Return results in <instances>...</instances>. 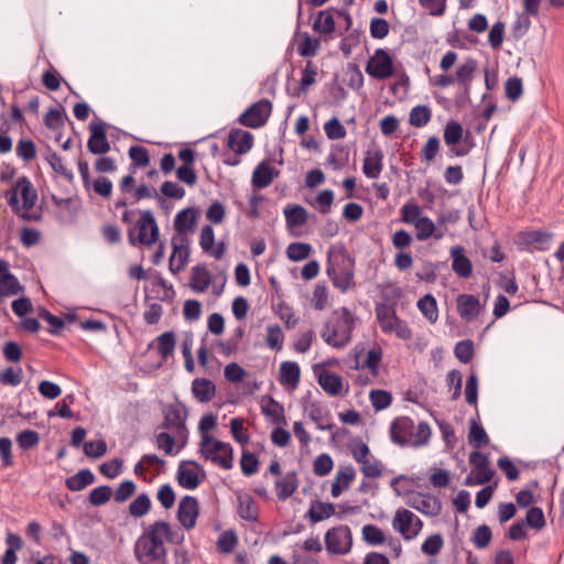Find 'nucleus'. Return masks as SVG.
<instances>
[{
	"mask_svg": "<svg viewBox=\"0 0 564 564\" xmlns=\"http://www.w3.org/2000/svg\"><path fill=\"white\" fill-rule=\"evenodd\" d=\"M278 175L279 171L263 161L256 166L252 173V186L259 189L265 188L272 184Z\"/></svg>",
	"mask_w": 564,
	"mask_h": 564,
	"instance_id": "24",
	"label": "nucleus"
},
{
	"mask_svg": "<svg viewBox=\"0 0 564 564\" xmlns=\"http://www.w3.org/2000/svg\"><path fill=\"white\" fill-rule=\"evenodd\" d=\"M199 453L206 460H210L224 469L232 467V447L214 436H204L200 440Z\"/></svg>",
	"mask_w": 564,
	"mask_h": 564,
	"instance_id": "4",
	"label": "nucleus"
},
{
	"mask_svg": "<svg viewBox=\"0 0 564 564\" xmlns=\"http://www.w3.org/2000/svg\"><path fill=\"white\" fill-rule=\"evenodd\" d=\"M390 435L391 440L398 445L419 447L427 444L431 437V429L426 422H420L415 425L410 417L400 416L392 422Z\"/></svg>",
	"mask_w": 564,
	"mask_h": 564,
	"instance_id": "1",
	"label": "nucleus"
},
{
	"mask_svg": "<svg viewBox=\"0 0 564 564\" xmlns=\"http://www.w3.org/2000/svg\"><path fill=\"white\" fill-rule=\"evenodd\" d=\"M227 145L235 153L245 154L251 150L253 145V137L248 131L235 129L228 134Z\"/></svg>",
	"mask_w": 564,
	"mask_h": 564,
	"instance_id": "20",
	"label": "nucleus"
},
{
	"mask_svg": "<svg viewBox=\"0 0 564 564\" xmlns=\"http://www.w3.org/2000/svg\"><path fill=\"white\" fill-rule=\"evenodd\" d=\"M326 135L330 140L343 139L346 135V129L337 118H332L324 124Z\"/></svg>",
	"mask_w": 564,
	"mask_h": 564,
	"instance_id": "60",
	"label": "nucleus"
},
{
	"mask_svg": "<svg viewBox=\"0 0 564 564\" xmlns=\"http://www.w3.org/2000/svg\"><path fill=\"white\" fill-rule=\"evenodd\" d=\"M383 153L379 149H369L365 153L362 172L368 178H378L383 164Z\"/></svg>",
	"mask_w": 564,
	"mask_h": 564,
	"instance_id": "23",
	"label": "nucleus"
},
{
	"mask_svg": "<svg viewBox=\"0 0 564 564\" xmlns=\"http://www.w3.org/2000/svg\"><path fill=\"white\" fill-rule=\"evenodd\" d=\"M175 336L172 332H165L158 337V349L163 359H167L174 351Z\"/></svg>",
	"mask_w": 564,
	"mask_h": 564,
	"instance_id": "47",
	"label": "nucleus"
},
{
	"mask_svg": "<svg viewBox=\"0 0 564 564\" xmlns=\"http://www.w3.org/2000/svg\"><path fill=\"white\" fill-rule=\"evenodd\" d=\"M199 246L205 252L209 253L215 259H220L226 250V245L224 242L215 245L214 229L209 225L202 228Z\"/></svg>",
	"mask_w": 564,
	"mask_h": 564,
	"instance_id": "21",
	"label": "nucleus"
},
{
	"mask_svg": "<svg viewBox=\"0 0 564 564\" xmlns=\"http://www.w3.org/2000/svg\"><path fill=\"white\" fill-rule=\"evenodd\" d=\"M463 137V127L457 121H449L444 129V140L447 145H456Z\"/></svg>",
	"mask_w": 564,
	"mask_h": 564,
	"instance_id": "50",
	"label": "nucleus"
},
{
	"mask_svg": "<svg viewBox=\"0 0 564 564\" xmlns=\"http://www.w3.org/2000/svg\"><path fill=\"white\" fill-rule=\"evenodd\" d=\"M199 513L198 501L196 498L185 496L181 499L177 509V519L183 528L192 530L196 524Z\"/></svg>",
	"mask_w": 564,
	"mask_h": 564,
	"instance_id": "13",
	"label": "nucleus"
},
{
	"mask_svg": "<svg viewBox=\"0 0 564 564\" xmlns=\"http://www.w3.org/2000/svg\"><path fill=\"white\" fill-rule=\"evenodd\" d=\"M283 339V333L279 325H269L267 327L265 343L271 349L280 350Z\"/></svg>",
	"mask_w": 564,
	"mask_h": 564,
	"instance_id": "51",
	"label": "nucleus"
},
{
	"mask_svg": "<svg viewBox=\"0 0 564 564\" xmlns=\"http://www.w3.org/2000/svg\"><path fill=\"white\" fill-rule=\"evenodd\" d=\"M333 467L334 460L328 454H321L313 462V471L319 477L328 475Z\"/></svg>",
	"mask_w": 564,
	"mask_h": 564,
	"instance_id": "49",
	"label": "nucleus"
},
{
	"mask_svg": "<svg viewBox=\"0 0 564 564\" xmlns=\"http://www.w3.org/2000/svg\"><path fill=\"white\" fill-rule=\"evenodd\" d=\"M457 310L459 315L467 322L476 318L481 310L477 297L469 294H462L457 297Z\"/></svg>",
	"mask_w": 564,
	"mask_h": 564,
	"instance_id": "25",
	"label": "nucleus"
},
{
	"mask_svg": "<svg viewBox=\"0 0 564 564\" xmlns=\"http://www.w3.org/2000/svg\"><path fill=\"white\" fill-rule=\"evenodd\" d=\"M413 226L416 229V239L420 241L431 238L435 232V224L425 216H422Z\"/></svg>",
	"mask_w": 564,
	"mask_h": 564,
	"instance_id": "46",
	"label": "nucleus"
},
{
	"mask_svg": "<svg viewBox=\"0 0 564 564\" xmlns=\"http://www.w3.org/2000/svg\"><path fill=\"white\" fill-rule=\"evenodd\" d=\"M272 105L269 100L262 99L245 110L239 121L242 126L257 129L262 127L269 119Z\"/></svg>",
	"mask_w": 564,
	"mask_h": 564,
	"instance_id": "10",
	"label": "nucleus"
},
{
	"mask_svg": "<svg viewBox=\"0 0 564 564\" xmlns=\"http://www.w3.org/2000/svg\"><path fill=\"white\" fill-rule=\"evenodd\" d=\"M319 40L305 35L297 46V52L301 56L308 57L315 56L319 48Z\"/></svg>",
	"mask_w": 564,
	"mask_h": 564,
	"instance_id": "58",
	"label": "nucleus"
},
{
	"mask_svg": "<svg viewBox=\"0 0 564 564\" xmlns=\"http://www.w3.org/2000/svg\"><path fill=\"white\" fill-rule=\"evenodd\" d=\"M376 319L384 334H394L400 339H410L412 330L408 324L398 317L394 304L378 303L375 308Z\"/></svg>",
	"mask_w": 564,
	"mask_h": 564,
	"instance_id": "3",
	"label": "nucleus"
},
{
	"mask_svg": "<svg viewBox=\"0 0 564 564\" xmlns=\"http://www.w3.org/2000/svg\"><path fill=\"white\" fill-rule=\"evenodd\" d=\"M469 423L468 442L476 448L475 451H479V448L489 443V437L481 424H479L475 419H471Z\"/></svg>",
	"mask_w": 564,
	"mask_h": 564,
	"instance_id": "37",
	"label": "nucleus"
},
{
	"mask_svg": "<svg viewBox=\"0 0 564 564\" xmlns=\"http://www.w3.org/2000/svg\"><path fill=\"white\" fill-rule=\"evenodd\" d=\"M22 381V369H13L12 367L0 371V383L4 386L17 387Z\"/></svg>",
	"mask_w": 564,
	"mask_h": 564,
	"instance_id": "62",
	"label": "nucleus"
},
{
	"mask_svg": "<svg viewBox=\"0 0 564 564\" xmlns=\"http://www.w3.org/2000/svg\"><path fill=\"white\" fill-rule=\"evenodd\" d=\"M406 503L426 516H437L442 510L440 499L431 495L414 494L408 499Z\"/></svg>",
	"mask_w": 564,
	"mask_h": 564,
	"instance_id": "15",
	"label": "nucleus"
},
{
	"mask_svg": "<svg viewBox=\"0 0 564 564\" xmlns=\"http://www.w3.org/2000/svg\"><path fill=\"white\" fill-rule=\"evenodd\" d=\"M195 225L196 215L193 209L186 208L176 214L174 227L178 234H186L192 231Z\"/></svg>",
	"mask_w": 564,
	"mask_h": 564,
	"instance_id": "34",
	"label": "nucleus"
},
{
	"mask_svg": "<svg viewBox=\"0 0 564 564\" xmlns=\"http://www.w3.org/2000/svg\"><path fill=\"white\" fill-rule=\"evenodd\" d=\"M417 307L431 323H435L437 321V304L436 300L431 294H426L422 299H420L417 302Z\"/></svg>",
	"mask_w": 564,
	"mask_h": 564,
	"instance_id": "40",
	"label": "nucleus"
},
{
	"mask_svg": "<svg viewBox=\"0 0 564 564\" xmlns=\"http://www.w3.org/2000/svg\"><path fill=\"white\" fill-rule=\"evenodd\" d=\"M172 247L173 251L170 258V270L172 272H180L184 269L189 257L187 238L185 236L174 237L172 239Z\"/></svg>",
	"mask_w": 564,
	"mask_h": 564,
	"instance_id": "16",
	"label": "nucleus"
},
{
	"mask_svg": "<svg viewBox=\"0 0 564 564\" xmlns=\"http://www.w3.org/2000/svg\"><path fill=\"white\" fill-rule=\"evenodd\" d=\"M354 317L347 308H343L325 324L322 337L328 345L343 348L350 341Z\"/></svg>",
	"mask_w": 564,
	"mask_h": 564,
	"instance_id": "2",
	"label": "nucleus"
},
{
	"mask_svg": "<svg viewBox=\"0 0 564 564\" xmlns=\"http://www.w3.org/2000/svg\"><path fill=\"white\" fill-rule=\"evenodd\" d=\"M525 522L533 529L541 530L545 527V518L541 508L532 507L528 510Z\"/></svg>",
	"mask_w": 564,
	"mask_h": 564,
	"instance_id": "64",
	"label": "nucleus"
},
{
	"mask_svg": "<svg viewBox=\"0 0 564 564\" xmlns=\"http://www.w3.org/2000/svg\"><path fill=\"white\" fill-rule=\"evenodd\" d=\"M423 523L412 511L408 509H398L392 520V528L399 532L403 539L412 540L422 530Z\"/></svg>",
	"mask_w": 564,
	"mask_h": 564,
	"instance_id": "6",
	"label": "nucleus"
},
{
	"mask_svg": "<svg viewBox=\"0 0 564 564\" xmlns=\"http://www.w3.org/2000/svg\"><path fill=\"white\" fill-rule=\"evenodd\" d=\"M318 383L322 389L329 395H339L344 388L343 378L328 370H322L318 373Z\"/></svg>",
	"mask_w": 564,
	"mask_h": 564,
	"instance_id": "29",
	"label": "nucleus"
},
{
	"mask_svg": "<svg viewBox=\"0 0 564 564\" xmlns=\"http://www.w3.org/2000/svg\"><path fill=\"white\" fill-rule=\"evenodd\" d=\"M14 189L18 194H20L22 198L23 210L29 212L35 205L37 199L36 192L33 188L31 182L25 176L21 177L18 180Z\"/></svg>",
	"mask_w": 564,
	"mask_h": 564,
	"instance_id": "30",
	"label": "nucleus"
},
{
	"mask_svg": "<svg viewBox=\"0 0 564 564\" xmlns=\"http://www.w3.org/2000/svg\"><path fill=\"white\" fill-rule=\"evenodd\" d=\"M356 477V470L352 466H339L335 479L332 484V496L339 497L344 491L348 490Z\"/></svg>",
	"mask_w": 564,
	"mask_h": 564,
	"instance_id": "22",
	"label": "nucleus"
},
{
	"mask_svg": "<svg viewBox=\"0 0 564 564\" xmlns=\"http://www.w3.org/2000/svg\"><path fill=\"white\" fill-rule=\"evenodd\" d=\"M335 513V507L329 502L314 501L308 510V518L316 523L328 519Z\"/></svg>",
	"mask_w": 564,
	"mask_h": 564,
	"instance_id": "36",
	"label": "nucleus"
},
{
	"mask_svg": "<svg viewBox=\"0 0 564 564\" xmlns=\"http://www.w3.org/2000/svg\"><path fill=\"white\" fill-rule=\"evenodd\" d=\"M366 73L379 80L391 77L394 73L392 57L383 48L376 50L366 65Z\"/></svg>",
	"mask_w": 564,
	"mask_h": 564,
	"instance_id": "9",
	"label": "nucleus"
},
{
	"mask_svg": "<svg viewBox=\"0 0 564 564\" xmlns=\"http://www.w3.org/2000/svg\"><path fill=\"white\" fill-rule=\"evenodd\" d=\"M142 535L161 545H164L165 540L177 542V540L174 539L170 524L164 521H155Z\"/></svg>",
	"mask_w": 564,
	"mask_h": 564,
	"instance_id": "28",
	"label": "nucleus"
},
{
	"mask_svg": "<svg viewBox=\"0 0 564 564\" xmlns=\"http://www.w3.org/2000/svg\"><path fill=\"white\" fill-rule=\"evenodd\" d=\"M338 258H341L344 260L345 256L344 254H334L332 251L328 252L327 273L332 278L333 283L336 288L340 289L341 291H346L347 289H349V286L351 284V281L354 278V272L351 269H346L341 272H338L333 263V261H334L333 259L337 260Z\"/></svg>",
	"mask_w": 564,
	"mask_h": 564,
	"instance_id": "18",
	"label": "nucleus"
},
{
	"mask_svg": "<svg viewBox=\"0 0 564 564\" xmlns=\"http://www.w3.org/2000/svg\"><path fill=\"white\" fill-rule=\"evenodd\" d=\"M192 392L199 402H208L214 398L216 388L209 379H195L192 382Z\"/></svg>",
	"mask_w": 564,
	"mask_h": 564,
	"instance_id": "32",
	"label": "nucleus"
},
{
	"mask_svg": "<svg viewBox=\"0 0 564 564\" xmlns=\"http://www.w3.org/2000/svg\"><path fill=\"white\" fill-rule=\"evenodd\" d=\"M492 534L491 530L488 525L482 524L479 525L473 534L471 541L474 545L478 549H485L490 544Z\"/></svg>",
	"mask_w": 564,
	"mask_h": 564,
	"instance_id": "56",
	"label": "nucleus"
},
{
	"mask_svg": "<svg viewBox=\"0 0 564 564\" xmlns=\"http://www.w3.org/2000/svg\"><path fill=\"white\" fill-rule=\"evenodd\" d=\"M431 120V110L427 106H416L410 112V123L414 127L421 128L429 123Z\"/></svg>",
	"mask_w": 564,
	"mask_h": 564,
	"instance_id": "48",
	"label": "nucleus"
},
{
	"mask_svg": "<svg viewBox=\"0 0 564 564\" xmlns=\"http://www.w3.org/2000/svg\"><path fill=\"white\" fill-rule=\"evenodd\" d=\"M112 496V489L109 486H99L89 494V502L93 506H102L109 501Z\"/></svg>",
	"mask_w": 564,
	"mask_h": 564,
	"instance_id": "59",
	"label": "nucleus"
},
{
	"mask_svg": "<svg viewBox=\"0 0 564 564\" xmlns=\"http://www.w3.org/2000/svg\"><path fill=\"white\" fill-rule=\"evenodd\" d=\"M262 412L275 424L286 423L283 406L272 398H270L269 401L262 405Z\"/></svg>",
	"mask_w": 564,
	"mask_h": 564,
	"instance_id": "41",
	"label": "nucleus"
},
{
	"mask_svg": "<svg viewBox=\"0 0 564 564\" xmlns=\"http://www.w3.org/2000/svg\"><path fill=\"white\" fill-rule=\"evenodd\" d=\"M164 421L163 427L170 430L178 435H184L186 433V419H187V410L186 408L178 403L169 405L163 411Z\"/></svg>",
	"mask_w": 564,
	"mask_h": 564,
	"instance_id": "11",
	"label": "nucleus"
},
{
	"mask_svg": "<svg viewBox=\"0 0 564 564\" xmlns=\"http://www.w3.org/2000/svg\"><path fill=\"white\" fill-rule=\"evenodd\" d=\"M94 481V474L89 469H82L66 479V487L72 491H79Z\"/></svg>",
	"mask_w": 564,
	"mask_h": 564,
	"instance_id": "35",
	"label": "nucleus"
},
{
	"mask_svg": "<svg viewBox=\"0 0 564 564\" xmlns=\"http://www.w3.org/2000/svg\"><path fill=\"white\" fill-rule=\"evenodd\" d=\"M326 550L333 554H347L352 546L351 531L347 525H338L325 534Z\"/></svg>",
	"mask_w": 564,
	"mask_h": 564,
	"instance_id": "7",
	"label": "nucleus"
},
{
	"mask_svg": "<svg viewBox=\"0 0 564 564\" xmlns=\"http://www.w3.org/2000/svg\"><path fill=\"white\" fill-rule=\"evenodd\" d=\"M369 399L371 405L377 411H381L387 409L391 404L392 395L390 392L384 390H372L369 394Z\"/></svg>",
	"mask_w": 564,
	"mask_h": 564,
	"instance_id": "54",
	"label": "nucleus"
},
{
	"mask_svg": "<svg viewBox=\"0 0 564 564\" xmlns=\"http://www.w3.org/2000/svg\"><path fill=\"white\" fill-rule=\"evenodd\" d=\"M139 242L143 245H152L159 238V227L150 210H144L138 221Z\"/></svg>",
	"mask_w": 564,
	"mask_h": 564,
	"instance_id": "14",
	"label": "nucleus"
},
{
	"mask_svg": "<svg viewBox=\"0 0 564 564\" xmlns=\"http://www.w3.org/2000/svg\"><path fill=\"white\" fill-rule=\"evenodd\" d=\"M465 398L468 404L476 405L478 400V377L470 373L465 386Z\"/></svg>",
	"mask_w": 564,
	"mask_h": 564,
	"instance_id": "63",
	"label": "nucleus"
},
{
	"mask_svg": "<svg viewBox=\"0 0 564 564\" xmlns=\"http://www.w3.org/2000/svg\"><path fill=\"white\" fill-rule=\"evenodd\" d=\"M212 278L207 269L196 265L192 269L189 286L194 292H204L210 284Z\"/></svg>",
	"mask_w": 564,
	"mask_h": 564,
	"instance_id": "33",
	"label": "nucleus"
},
{
	"mask_svg": "<svg viewBox=\"0 0 564 564\" xmlns=\"http://www.w3.org/2000/svg\"><path fill=\"white\" fill-rule=\"evenodd\" d=\"M361 473L368 478H379L382 475V465L373 457L360 463Z\"/></svg>",
	"mask_w": 564,
	"mask_h": 564,
	"instance_id": "61",
	"label": "nucleus"
},
{
	"mask_svg": "<svg viewBox=\"0 0 564 564\" xmlns=\"http://www.w3.org/2000/svg\"><path fill=\"white\" fill-rule=\"evenodd\" d=\"M239 516L247 521H256L258 518V510L250 497H245L239 500L238 507Z\"/></svg>",
	"mask_w": 564,
	"mask_h": 564,
	"instance_id": "52",
	"label": "nucleus"
},
{
	"mask_svg": "<svg viewBox=\"0 0 564 564\" xmlns=\"http://www.w3.org/2000/svg\"><path fill=\"white\" fill-rule=\"evenodd\" d=\"M90 189L102 198H109L112 193V182L105 176H99L90 182Z\"/></svg>",
	"mask_w": 564,
	"mask_h": 564,
	"instance_id": "57",
	"label": "nucleus"
},
{
	"mask_svg": "<svg viewBox=\"0 0 564 564\" xmlns=\"http://www.w3.org/2000/svg\"><path fill=\"white\" fill-rule=\"evenodd\" d=\"M151 508V500L147 494L139 495L129 506L131 516L140 518L145 516Z\"/></svg>",
	"mask_w": 564,
	"mask_h": 564,
	"instance_id": "44",
	"label": "nucleus"
},
{
	"mask_svg": "<svg viewBox=\"0 0 564 564\" xmlns=\"http://www.w3.org/2000/svg\"><path fill=\"white\" fill-rule=\"evenodd\" d=\"M22 291L23 286L10 272L8 262L0 259V293L2 296H13Z\"/></svg>",
	"mask_w": 564,
	"mask_h": 564,
	"instance_id": "19",
	"label": "nucleus"
},
{
	"mask_svg": "<svg viewBox=\"0 0 564 564\" xmlns=\"http://www.w3.org/2000/svg\"><path fill=\"white\" fill-rule=\"evenodd\" d=\"M313 28L317 32L330 34L335 31V20L330 13L321 11L314 21Z\"/></svg>",
	"mask_w": 564,
	"mask_h": 564,
	"instance_id": "45",
	"label": "nucleus"
},
{
	"mask_svg": "<svg viewBox=\"0 0 564 564\" xmlns=\"http://www.w3.org/2000/svg\"><path fill=\"white\" fill-rule=\"evenodd\" d=\"M312 251V247L305 242H292L286 248V256L292 261H302L306 259Z\"/></svg>",
	"mask_w": 564,
	"mask_h": 564,
	"instance_id": "43",
	"label": "nucleus"
},
{
	"mask_svg": "<svg viewBox=\"0 0 564 564\" xmlns=\"http://www.w3.org/2000/svg\"><path fill=\"white\" fill-rule=\"evenodd\" d=\"M90 137L87 142L88 150L94 154H105L109 152L110 144L106 137V130L101 123L89 124Z\"/></svg>",
	"mask_w": 564,
	"mask_h": 564,
	"instance_id": "17",
	"label": "nucleus"
},
{
	"mask_svg": "<svg viewBox=\"0 0 564 564\" xmlns=\"http://www.w3.org/2000/svg\"><path fill=\"white\" fill-rule=\"evenodd\" d=\"M278 497L282 500L291 497L297 488L296 474L294 471L288 473L280 480L275 482Z\"/></svg>",
	"mask_w": 564,
	"mask_h": 564,
	"instance_id": "38",
	"label": "nucleus"
},
{
	"mask_svg": "<svg viewBox=\"0 0 564 564\" xmlns=\"http://www.w3.org/2000/svg\"><path fill=\"white\" fill-rule=\"evenodd\" d=\"M451 257L453 259V271L460 278H469L473 272V265L470 260L465 256V249L462 246L452 247Z\"/></svg>",
	"mask_w": 564,
	"mask_h": 564,
	"instance_id": "26",
	"label": "nucleus"
},
{
	"mask_svg": "<svg viewBox=\"0 0 564 564\" xmlns=\"http://www.w3.org/2000/svg\"><path fill=\"white\" fill-rule=\"evenodd\" d=\"M469 464L471 465V471L466 479V485H482L490 481L494 476V470L490 468L489 460L486 455L479 451L471 452L469 454Z\"/></svg>",
	"mask_w": 564,
	"mask_h": 564,
	"instance_id": "8",
	"label": "nucleus"
},
{
	"mask_svg": "<svg viewBox=\"0 0 564 564\" xmlns=\"http://www.w3.org/2000/svg\"><path fill=\"white\" fill-rule=\"evenodd\" d=\"M45 159L54 172L58 173L65 180L72 181L74 178L73 173L63 164L62 158L55 152L47 153Z\"/></svg>",
	"mask_w": 564,
	"mask_h": 564,
	"instance_id": "53",
	"label": "nucleus"
},
{
	"mask_svg": "<svg viewBox=\"0 0 564 564\" xmlns=\"http://www.w3.org/2000/svg\"><path fill=\"white\" fill-rule=\"evenodd\" d=\"M361 535L366 543L370 545H380L386 542L384 532L375 524H366L361 529Z\"/></svg>",
	"mask_w": 564,
	"mask_h": 564,
	"instance_id": "42",
	"label": "nucleus"
},
{
	"mask_svg": "<svg viewBox=\"0 0 564 564\" xmlns=\"http://www.w3.org/2000/svg\"><path fill=\"white\" fill-rule=\"evenodd\" d=\"M476 68L477 64L474 59H466L465 63L459 65V67L456 70V80L463 85L468 84L471 80L473 74L475 73Z\"/></svg>",
	"mask_w": 564,
	"mask_h": 564,
	"instance_id": "55",
	"label": "nucleus"
},
{
	"mask_svg": "<svg viewBox=\"0 0 564 564\" xmlns=\"http://www.w3.org/2000/svg\"><path fill=\"white\" fill-rule=\"evenodd\" d=\"M134 554L140 564H163L165 547L141 535L135 542Z\"/></svg>",
	"mask_w": 564,
	"mask_h": 564,
	"instance_id": "5",
	"label": "nucleus"
},
{
	"mask_svg": "<svg viewBox=\"0 0 564 564\" xmlns=\"http://www.w3.org/2000/svg\"><path fill=\"white\" fill-rule=\"evenodd\" d=\"M300 367L296 362L284 361L280 366L279 376L280 382L284 386H289L292 389L296 388L300 382Z\"/></svg>",
	"mask_w": 564,
	"mask_h": 564,
	"instance_id": "31",
	"label": "nucleus"
},
{
	"mask_svg": "<svg viewBox=\"0 0 564 564\" xmlns=\"http://www.w3.org/2000/svg\"><path fill=\"white\" fill-rule=\"evenodd\" d=\"M284 216L289 227L302 226L307 220V213L300 205H290L284 208Z\"/></svg>",
	"mask_w": 564,
	"mask_h": 564,
	"instance_id": "39",
	"label": "nucleus"
},
{
	"mask_svg": "<svg viewBox=\"0 0 564 564\" xmlns=\"http://www.w3.org/2000/svg\"><path fill=\"white\" fill-rule=\"evenodd\" d=\"M382 350L380 347H375L367 352L364 364L359 362V356L356 354L350 365V369L358 370L360 368L369 369L373 377L379 375V364L381 361Z\"/></svg>",
	"mask_w": 564,
	"mask_h": 564,
	"instance_id": "27",
	"label": "nucleus"
},
{
	"mask_svg": "<svg viewBox=\"0 0 564 564\" xmlns=\"http://www.w3.org/2000/svg\"><path fill=\"white\" fill-rule=\"evenodd\" d=\"M205 478L202 466L195 462H185L178 466V484L186 489H195Z\"/></svg>",
	"mask_w": 564,
	"mask_h": 564,
	"instance_id": "12",
	"label": "nucleus"
}]
</instances>
